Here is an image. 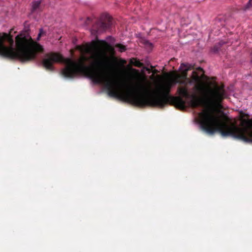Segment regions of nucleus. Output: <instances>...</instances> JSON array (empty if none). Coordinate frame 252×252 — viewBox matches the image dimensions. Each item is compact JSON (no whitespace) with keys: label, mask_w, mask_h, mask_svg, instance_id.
I'll return each mask as SVG.
<instances>
[{"label":"nucleus","mask_w":252,"mask_h":252,"mask_svg":"<svg viewBox=\"0 0 252 252\" xmlns=\"http://www.w3.org/2000/svg\"><path fill=\"white\" fill-rule=\"evenodd\" d=\"M113 25L112 18L108 14H105L104 17L97 20L93 25L91 32L95 36L96 41H94L93 49H87V52L91 55L89 58L90 66H87L84 63L87 59L85 57L75 61L71 58H64L55 53L44 55L42 61L43 65L47 69L53 70L54 63H64L65 66L62 70V74L65 78H73L84 69L93 83L102 85L107 91L110 96L128 101L138 106L152 105L162 107L164 102L159 96L169 94L172 87L170 82L160 84L153 92L150 83L146 81L145 85L140 87L135 91H132L116 82L110 74L102 69L107 59L103 50L108 47H111L114 40L110 36L107 37V40L110 43L104 40H98L97 34L110 30Z\"/></svg>","instance_id":"f257e3e1"},{"label":"nucleus","mask_w":252,"mask_h":252,"mask_svg":"<svg viewBox=\"0 0 252 252\" xmlns=\"http://www.w3.org/2000/svg\"><path fill=\"white\" fill-rule=\"evenodd\" d=\"M9 34L0 33V56L22 63L36 59L39 53V43L34 41L28 32H23L16 36L15 43L13 37Z\"/></svg>","instance_id":"f03ea898"},{"label":"nucleus","mask_w":252,"mask_h":252,"mask_svg":"<svg viewBox=\"0 0 252 252\" xmlns=\"http://www.w3.org/2000/svg\"><path fill=\"white\" fill-rule=\"evenodd\" d=\"M241 126L231 121V137L246 143H252V120L242 119Z\"/></svg>","instance_id":"7ed1b4c3"},{"label":"nucleus","mask_w":252,"mask_h":252,"mask_svg":"<svg viewBox=\"0 0 252 252\" xmlns=\"http://www.w3.org/2000/svg\"><path fill=\"white\" fill-rule=\"evenodd\" d=\"M181 86L178 87L177 93L180 95L179 97L175 98V101L176 104L181 108L186 107V101L184 99L185 98H190V99L189 104L192 108H196L201 105V102L195 98L194 95H190L189 92L187 85L188 83H191V81L188 78L186 80L179 82Z\"/></svg>","instance_id":"20e7f679"},{"label":"nucleus","mask_w":252,"mask_h":252,"mask_svg":"<svg viewBox=\"0 0 252 252\" xmlns=\"http://www.w3.org/2000/svg\"><path fill=\"white\" fill-rule=\"evenodd\" d=\"M224 91L218 87L215 88H208L204 94V97L209 102L214 104L220 103L223 99Z\"/></svg>","instance_id":"39448f33"},{"label":"nucleus","mask_w":252,"mask_h":252,"mask_svg":"<svg viewBox=\"0 0 252 252\" xmlns=\"http://www.w3.org/2000/svg\"><path fill=\"white\" fill-rule=\"evenodd\" d=\"M41 0H36L32 2L31 9L32 13H38L41 10Z\"/></svg>","instance_id":"423d86ee"},{"label":"nucleus","mask_w":252,"mask_h":252,"mask_svg":"<svg viewBox=\"0 0 252 252\" xmlns=\"http://www.w3.org/2000/svg\"><path fill=\"white\" fill-rule=\"evenodd\" d=\"M180 68L181 69L183 73L185 74V75L186 76L187 71L193 68V66L192 64L189 63H182L180 65Z\"/></svg>","instance_id":"0eeeda50"},{"label":"nucleus","mask_w":252,"mask_h":252,"mask_svg":"<svg viewBox=\"0 0 252 252\" xmlns=\"http://www.w3.org/2000/svg\"><path fill=\"white\" fill-rule=\"evenodd\" d=\"M252 8V0H249L246 4L242 7V10L244 11H247L251 10Z\"/></svg>","instance_id":"6e6552de"},{"label":"nucleus","mask_w":252,"mask_h":252,"mask_svg":"<svg viewBox=\"0 0 252 252\" xmlns=\"http://www.w3.org/2000/svg\"><path fill=\"white\" fill-rule=\"evenodd\" d=\"M130 63L132 65L137 67H141L142 65V63H140L139 61L134 59H131Z\"/></svg>","instance_id":"1a4fd4ad"},{"label":"nucleus","mask_w":252,"mask_h":252,"mask_svg":"<svg viewBox=\"0 0 252 252\" xmlns=\"http://www.w3.org/2000/svg\"><path fill=\"white\" fill-rule=\"evenodd\" d=\"M46 35V32L42 28L39 29V32L37 37V40H39L40 38L42 36H45Z\"/></svg>","instance_id":"9d476101"},{"label":"nucleus","mask_w":252,"mask_h":252,"mask_svg":"<svg viewBox=\"0 0 252 252\" xmlns=\"http://www.w3.org/2000/svg\"><path fill=\"white\" fill-rule=\"evenodd\" d=\"M115 47L121 52H125L126 50V47L121 44H117Z\"/></svg>","instance_id":"9b49d317"},{"label":"nucleus","mask_w":252,"mask_h":252,"mask_svg":"<svg viewBox=\"0 0 252 252\" xmlns=\"http://www.w3.org/2000/svg\"><path fill=\"white\" fill-rule=\"evenodd\" d=\"M192 77L196 79V78L198 77V75L196 73V72L195 71H192Z\"/></svg>","instance_id":"f8f14e48"},{"label":"nucleus","mask_w":252,"mask_h":252,"mask_svg":"<svg viewBox=\"0 0 252 252\" xmlns=\"http://www.w3.org/2000/svg\"><path fill=\"white\" fill-rule=\"evenodd\" d=\"M145 44L146 46H150V47H152V44L151 43H150L149 41H146L145 42Z\"/></svg>","instance_id":"ddd939ff"},{"label":"nucleus","mask_w":252,"mask_h":252,"mask_svg":"<svg viewBox=\"0 0 252 252\" xmlns=\"http://www.w3.org/2000/svg\"><path fill=\"white\" fill-rule=\"evenodd\" d=\"M91 21L90 18L88 17L87 18V21H86V24H89V22Z\"/></svg>","instance_id":"4468645a"},{"label":"nucleus","mask_w":252,"mask_h":252,"mask_svg":"<svg viewBox=\"0 0 252 252\" xmlns=\"http://www.w3.org/2000/svg\"><path fill=\"white\" fill-rule=\"evenodd\" d=\"M198 69L200 70V71H202V69L201 67H198Z\"/></svg>","instance_id":"2eb2a0df"},{"label":"nucleus","mask_w":252,"mask_h":252,"mask_svg":"<svg viewBox=\"0 0 252 252\" xmlns=\"http://www.w3.org/2000/svg\"><path fill=\"white\" fill-rule=\"evenodd\" d=\"M223 43H224L223 42H222V43L220 42V45H222Z\"/></svg>","instance_id":"dca6fc26"},{"label":"nucleus","mask_w":252,"mask_h":252,"mask_svg":"<svg viewBox=\"0 0 252 252\" xmlns=\"http://www.w3.org/2000/svg\"><path fill=\"white\" fill-rule=\"evenodd\" d=\"M177 82H178V81H175L174 82V84H176Z\"/></svg>","instance_id":"f3484780"}]
</instances>
